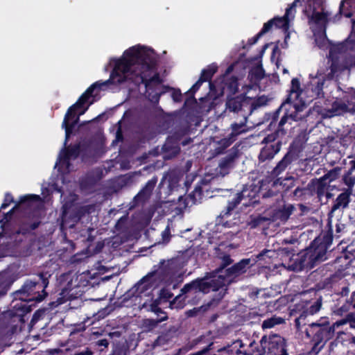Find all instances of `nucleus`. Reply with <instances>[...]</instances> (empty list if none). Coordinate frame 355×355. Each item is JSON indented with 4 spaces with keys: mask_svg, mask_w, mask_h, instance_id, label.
<instances>
[{
    "mask_svg": "<svg viewBox=\"0 0 355 355\" xmlns=\"http://www.w3.org/2000/svg\"><path fill=\"white\" fill-rule=\"evenodd\" d=\"M156 62L157 56L154 51L141 45L130 48L124 52L120 59H111L110 64L114 63V66L110 79L92 84L66 113L62 123V128L65 130L64 145L78 121V116H76L74 112L75 110L82 108L89 97L98 94V91L102 87L110 83H121L126 80H130L136 84L144 83L146 92L148 93L150 96V90L160 83L159 75L155 70Z\"/></svg>",
    "mask_w": 355,
    "mask_h": 355,
    "instance_id": "nucleus-1",
    "label": "nucleus"
},
{
    "mask_svg": "<svg viewBox=\"0 0 355 355\" xmlns=\"http://www.w3.org/2000/svg\"><path fill=\"white\" fill-rule=\"evenodd\" d=\"M322 0H314V5L317 4L318 8L315 6L312 7L311 4L306 8L304 12L309 17V23L315 37L316 45L321 49H329V58L332 60L334 58V51L337 49L336 46H332L326 36V25L328 22L329 14L327 11H324L321 6ZM337 71V68L334 63L329 64V61L327 64L320 66L315 76L311 78L309 89L311 90L312 94L311 97H322L323 96V87L327 80L333 78L334 73Z\"/></svg>",
    "mask_w": 355,
    "mask_h": 355,
    "instance_id": "nucleus-2",
    "label": "nucleus"
},
{
    "mask_svg": "<svg viewBox=\"0 0 355 355\" xmlns=\"http://www.w3.org/2000/svg\"><path fill=\"white\" fill-rule=\"evenodd\" d=\"M251 262V259H242L231 268L226 269L225 275H219L210 281L204 279H197L185 284L181 289V292L182 294L193 295L199 293H207L211 290L218 291L222 288L219 293L220 297L218 300H220L224 296L226 291L224 287L232 283L236 277L244 273L250 265L254 264Z\"/></svg>",
    "mask_w": 355,
    "mask_h": 355,
    "instance_id": "nucleus-3",
    "label": "nucleus"
},
{
    "mask_svg": "<svg viewBox=\"0 0 355 355\" xmlns=\"http://www.w3.org/2000/svg\"><path fill=\"white\" fill-rule=\"evenodd\" d=\"M303 94L299 80L293 78L290 93L282 105L286 112L279 121V127L287 122L291 123L292 121H304L309 115L311 110L307 108L306 103L303 100Z\"/></svg>",
    "mask_w": 355,
    "mask_h": 355,
    "instance_id": "nucleus-4",
    "label": "nucleus"
},
{
    "mask_svg": "<svg viewBox=\"0 0 355 355\" xmlns=\"http://www.w3.org/2000/svg\"><path fill=\"white\" fill-rule=\"evenodd\" d=\"M327 249L324 244H320L316 246V241L313 244L297 255L294 262L288 264L287 266H282L290 270L300 271L303 269H311L320 261L326 259Z\"/></svg>",
    "mask_w": 355,
    "mask_h": 355,
    "instance_id": "nucleus-5",
    "label": "nucleus"
},
{
    "mask_svg": "<svg viewBox=\"0 0 355 355\" xmlns=\"http://www.w3.org/2000/svg\"><path fill=\"white\" fill-rule=\"evenodd\" d=\"M154 282L153 275H146L133 287L132 292L140 298V302L153 296Z\"/></svg>",
    "mask_w": 355,
    "mask_h": 355,
    "instance_id": "nucleus-6",
    "label": "nucleus"
},
{
    "mask_svg": "<svg viewBox=\"0 0 355 355\" xmlns=\"http://www.w3.org/2000/svg\"><path fill=\"white\" fill-rule=\"evenodd\" d=\"M309 326L310 329L306 330V334L308 337H311L313 334V331H311L312 329H318L314 336L315 341H318L325 345L326 342L331 339L333 336L334 327H328L325 325L324 323L319 324L316 322H312Z\"/></svg>",
    "mask_w": 355,
    "mask_h": 355,
    "instance_id": "nucleus-7",
    "label": "nucleus"
},
{
    "mask_svg": "<svg viewBox=\"0 0 355 355\" xmlns=\"http://www.w3.org/2000/svg\"><path fill=\"white\" fill-rule=\"evenodd\" d=\"M302 309L300 315L295 319V325L297 329H300L301 326H304L306 324V319L309 315H313L318 313L322 306V301L320 299L317 300L312 304L306 303L304 304H299Z\"/></svg>",
    "mask_w": 355,
    "mask_h": 355,
    "instance_id": "nucleus-8",
    "label": "nucleus"
},
{
    "mask_svg": "<svg viewBox=\"0 0 355 355\" xmlns=\"http://www.w3.org/2000/svg\"><path fill=\"white\" fill-rule=\"evenodd\" d=\"M79 154V147L73 146L60 152L58 159L55 163V167L58 166L59 170H69V160L75 159Z\"/></svg>",
    "mask_w": 355,
    "mask_h": 355,
    "instance_id": "nucleus-9",
    "label": "nucleus"
},
{
    "mask_svg": "<svg viewBox=\"0 0 355 355\" xmlns=\"http://www.w3.org/2000/svg\"><path fill=\"white\" fill-rule=\"evenodd\" d=\"M266 347L267 355H281L286 352L284 339L279 336L270 337Z\"/></svg>",
    "mask_w": 355,
    "mask_h": 355,
    "instance_id": "nucleus-10",
    "label": "nucleus"
},
{
    "mask_svg": "<svg viewBox=\"0 0 355 355\" xmlns=\"http://www.w3.org/2000/svg\"><path fill=\"white\" fill-rule=\"evenodd\" d=\"M281 148V142L277 141L275 144H267L262 149L259 155V161L265 162L272 159L277 154Z\"/></svg>",
    "mask_w": 355,
    "mask_h": 355,
    "instance_id": "nucleus-11",
    "label": "nucleus"
},
{
    "mask_svg": "<svg viewBox=\"0 0 355 355\" xmlns=\"http://www.w3.org/2000/svg\"><path fill=\"white\" fill-rule=\"evenodd\" d=\"M345 102L336 101L332 103L331 109L324 110L321 114L324 118H331L346 112L348 110V106Z\"/></svg>",
    "mask_w": 355,
    "mask_h": 355,
    "instance_id": "nucleus-12",
    "label": "nucleus"
},
{
    "mask_svg": "<svg viewBox=\"0 0 355 355\" xmlns=\"http://www.w3.org/2000/svg\"><path fill=\"white\" fill-rule=\"evenodd\" d=\"M64 279L67 283L62 289L63 293L69 295V297H76L83 292V290L80 289L79 286H76L74 282H72V275H67Z\"/></svg>",
    "mask_w": 355,
    "mask_h": 355,
    "instance_id": "nucleus-13",
    "label": "nucleus"
},
{
    "mask_svg": "<svg viewBox=\"0 0 355 355\" xmlns=\"http://www.w3.org/2000/svg\"><path fill=\"white\" fill-rule=\"evenodd\" d=\"M159 304V300L156 299L154 300L153 297H150L147 299H144V301L139 302V307L141 309H146L147 311L153 312L156 314L159 313H163L162 309L158 306Z\"/></svg>",
    "mask_w": 355,
    "mask_h": 355,
    "instance_id": "nucleus-14",
    "label": "nucleus"
},
{
    "mask_svg": "<svg viewBox=\"0 0 355 355\" xmlns=\"http://www.w3.org/2000/svg\"><path fill=\"white\" fill-rule=\"evenodd\" d=\"M245 197H248L250 198H254V193H253V195L250 194L249 189L244 188L241 193H236V196L232 201L229 202L227 207V211L225 214H229L241 202V199Z\"/></svg>",
    "mask_w": 355,
    "mask_h": 355,
    "instance_id": "nucleus-15",
    "label": "nucleus"
},
{
    "mask_svg": "<svg viewBox=\"0 0 355 355\" xmlns=\"http://www.w3.org/2000/svg\"><path fill=\"white\" fill-rule=\"evenodd\" d=\"M293 207L291 205H286L284 208L277 210L274 216L273 220H279L280 222H285L288 220L290 215L293 211Z\"/></svg>",
    "mask_w": 355,
    "mask_h": 355,
    "instance_id": "nucleus-16",
    "label": "nucleus"
},
{
    "mask_svg": "<svg viewBox=\"0 0 355 355\" xmlns=\"http://www.w3.org/2000/svg\"><path fill=\"white\" fill-rule=\"evenodd\" d=\"M163 150L164 152V158L166 159H171L180 152V148L178 145L172 144L171 140H168L163 146Z\"/></svg>",
    "mask_w": 355,
    "mask_h": 355,
    "instance_id": "nucleus-17",
    "label": "nucleus"
},
{
    "mask_svg": "<svg viewBox=\"0 0 355 355\" xmlns=\"http://www.w3.org/2000/svg\"><path fill=\"white\" fill-rule=\"evenodd\" d=\"M349 202V194L347 193H340L336 198L333 205L330 214H333L335 211L340 208H345Z\"/></svg>",
    "mask_w": 355,
    "mask_h": 355,
    "instance_id": "nucleus-18",
    "label": "nucleus"
},
{
    "mask_svg": "<svg viewBox=\"0 0 355 355\" xmlns=\"http://www.w3.org/2000/svg\"><path fill=\"white\" fill-rule=\"evenodd\" d=\"M243 101V98L241 96L229 98L226 103L227 108L231 112H238L242 107Z\"/></svg>",
    "mask_w": 355,
    "mask_h": 355,
    "instance_id": "nucleus-19",
    "label": "nucleus"
},
{
    "mask_svg": "<svg viewBox=\"0 0 355 355\" xmlns=\"http://www.w3.org/2000/svg\"><path fill=\"white\" fill-rule=\"evenodd\" d=\"M291 162L292 156L290 153H287L273 169V174L275 175H279L286 168Z\"/></svg>",
    "mask_w": 355,
    "mask_h": 355,
    "instance_id": "nucleus-20",
    "label": "nucleus"
},
{
    "mask_svg": "<svg viewBox=\"0 0 355 355\" xmlns=\"http://www.w3.org/2000/svg\"><path fill=\"white\" fill-rule=\"evenodd\" d=\"M246 119H245L243 122H241L240 123H233L231 125L232 132L230 133V136L233 139H236V137L242 133H245L248 131L245 125Z\"/></svg>",
    "mask_w": 355,
    "mask_h": 355,
    "instance_id": "nucleus-21",
    "label": "nucleus"
},
{
    "mask_svg": "<svg viewBox=\"0 0 355 355\" xmlns=\"http://www.w3.org/2000/svg\"><path fill=\"white\" fill-rule=\"evenodd\" d=\"M157 180H149L144 188L138 193L137 198L139 199L144 200L145 198H147L151 193L152 191L153 190L155 184H156Z\"/></svg>",
    "mask_w": 355,
    "mask_h": 355,
    "instance_id": "nucleus-22",
    "label": "nucleus"
},
{
    "mask_svg": "<svg viewBox=\"0 0 355 355\" xmlns=\"http://www.w3.org/2000/svg\"><path fill=\"white\" fill-rule=\"evenodd\" d=\"M38 285V283L36 281L28 280L24 284L22 288L16 292V295L19 294H27L28 296L31 295L35 291V287Z\"/></svg>",
    "mask_w": 355,
    "mask_h": 355,
    "instance_id": "nucleus-23",
    "label": "nucleus"
},
{
    "mask_svg": "<svg viewBox=\"0 0 355 355\" xmlns=\"http://www.w3.org/2000/svg\"><path fill=\"white\" fill-rule=\"evenodd\" d=\"M167 319V316L165 315L159 320L155 319H146L143 322V327L146 331H150L156 328L159 323L164 321Z\"/></svg>",
    "mask_w": 355,
    "mask_h": 355,
    "instance_id": "nucleus-24",
    "label": "nucleus"
},
{
    "mask_svg": "<svg viewBox=\"0 0 355 355\" xmlns=\"http://www.w3.org/2000/svg\"><path fill=\"white\" fill-rule=\"evenodd\" d=\"M76 283V285L79 286V288H83L87 286L88 280L87 279V275L84 273L81 274H73L72 275V282Z\"/></svg>",
    "mask_w": 355,
    "mask_h": 355,
    "instance_id": "nucleus-25",
    "label": "nucleus"
},
{
    "mask_svg": "<svg viewBox=\"0 0 355 355\" xmlns=\"http://www.w3.org/2000/svg\"><path fill=\"white\" fill-rule=\"evenodd\" d=\"M338 89L343 92V96H341V98L343 100V101L347 102L349 105L353 103L354 101L355 100V89L350 87L347 88L346 91H343L341 88L338 87Z\"/></svg>",
    "mask_w": 355,
    "mask_h": 355,
    "instance_id": "nucleus-26",
    "label": "nucleus"
},
{
    "mask_svg": "<svg viewBox=\"0 0 355 355\" xmlns=\"http://www.w3.org/2000/svg\"><path fill=\"white\" fill-rule=\"evenodd\" d=\"M284 322V320L280 317L273 316L270 318L265 320L262 323V328L265 329H270L274 327L277 324H282Z\"/></svg>",
    "mask_w": 355,
    "mask_h": 355,
    "instance_id": "nucleus-27",
    "label": "nucleus"
},
{
    "mask_svg": "<svg viewBox=\"0 0 355 355\" xmlns=\"http://www.w3.org/2000/svg\"><path fill=\"white\" fill-rule=\"evenodd\" d=\"M351 309H355V291L351 295V297L346 300V302L340 308L341 312H347Z\"/></svg>",
    "mask_w": 355,
    "mask_h": 355,
    "instance_id": "nucleus-28",
    "label": "nucleus"
},
{
    "mask_svg": "<svg viewBox=\"0 0 355 355\" xmlns=\"http://www.w3.org/2000/svg\"><path fill=\"white\" fill-rule=\"evenodd\" d=\"M217 69L218 67L216 64H213L209 66L207 69L202 71L201 77L204 78L206 80H210L212 76L216 72Z\"/></svg>",
    "mask_w": 355,
    "mask_h": 355,
    "instance_id": "nucleus-29",
    "label": "nucleus"
},
{
    "mask_svg": "<svg viewBox=\"0 0 355 355\" xmlns=\"http://www.w3.org/2000/svg\"><path fill=\"white\" fill-rule=\"evenodd\" d=\"M350 6V0L342 1L340 6V13L346 17L352 16V12L348 10V7Z\"/></svg>",
    "mask_w": 355,
    "mask_h": 355,
    "instance_id": "nucleus-30",
    "label": "nucleus"
},
{
    "mask_svg": "<svg viewBox=\"0 0 355 355\" xmlns=\"http://www.w3.org/2000/svg\"><path fill=\"white\" fill-rule=\"evenodd\" d=\"M234 141V139H233L230 135L228 138H224V139H220L218 141V145L220 146L216 148V150L218 151V153H220L225 148L230 146Z\"/></svg>",
    "mask_w": 355,
    "mask_h": 355,
    "instance_id": "nucleus-31",
    "label": "nucleus"
},
{
    "mask_svg": "<svg viewBox=\"0 0 355 355\" xmlns=\"http://www.w3.org/2000/svg\"><path fill=\"white\" fill-rule=\"evenodd\" d=\"M40 197L37 195H26L20 198V203L39 202Z\"/></svg>",
    "mask_w": 355,
    "mask_h": 355,
    "instance_id": "nucleus-32",
    "label": "nucleus"
},
{
    "mask_svg": "<svg viewBox=\"0 0 355 355\" xmlns=\"http://www.w3.org/2000/svg\"><path fill=\"white\" fill-rule=\"evenodd\" d=\"M252 76H254L257 80L261 79L264 76V71L261 65H259L251 70Z\"/></svg>",
    "mask_w": 355,
    "mask_h": 355,
    "instance_id": "nucleus-33",
    "label": "nucleus"
},
{
    "mask_svg": "<svg viewBox=\"0 0 355 355\" xmlns=\"http://www.w3.org/2000/svg\"><path fill=\"white\" fill-rule=\"evenodd\" d=\"M352 171L349 170L348 173L344 176V182L349 187H352L355 184V178L352 176Z\"/></svg>",
    "mask_w": 355,
    "mask_h": 355,
    "instance_id": "nucleus-34",
    "label": "nucleus"
},
{
    "mask_svg": "<svg viewBox=\"0 0 355 355\" xmlns=\"http://www.w3.org/2000/svg\"><path fill=\"white\" fill-rule=\"evenodd\" d=\"M273 25H274L273 19L268 21L267 23H265L263 26L262 30L259 33V36H261L263 34H265L266 33H267L268 31H269Z\"/></svg>",
    "mask_w": 355,
    "mask_h": 355,
    "instance_id": "nucleus-35",
    "label": "nucleus"
},
{
    "mask_svg": "<svg viewBox=\"0 0 355 355\" xmlns=\"http://www.w3.org/2000/svg\"><path fill=\"white\" fill-rule=\"evenodd\" d=\"M232 263V260L228 255H225L222 259V264L221 268H220V271L223 272V269L227 266L228 265L231 264Z\"/></svg>",
    "mask_w": 355,
    "mask_h": 355,
    "instance_id": "nucleus-36",
    "label": "nucleus"
},
{
    "mask_svg": "<svg viewBox=\"0 0 355 355\" xmlns=\"http://www.w3.org/2000/svg\"><path fill=\"white\" fill-rule=\"evenodd\" d=\"M324 346V343L318 341H315V344L312 348V352L315 354H318Z\"/></svg>",
    "mask_w": 355,
    "mask_h": 355,
    "instance_id": "nucleus-37",
    "label": "nucleus"
},
{
    "mask_svg": "<svg viewBox=\"0 0 355 355\" xmlns=\"http://www.w3.org/2000/svg\"><path fill=\"white\" fill-rule=\"evenodd\" d=\"M275 140H276V135L271 134V135H269L267 137H266L263 139L262 143L265 144V145L267 144H275L276 143Z\"/></svg>",
    "mask_w": 355,
    "mask_h": 355,
    "instance_id": "nucleus-38",
    "label": "nucleus"
},
{
    "mask_svg": "<svg viewBox=\"0 0 355 355\" xmlns=\"http://www.w3.org/2000/svg\"><path fill=\"white\" fill-rule=\"evenodd\" d=\"M205 81H207V80L204 78L200 76L199 80L193 85V86L191 89V90H190L191 92L195 93L199 89V87H200L202 83Z\"/></svg>",
    "mask_w": 355,
    "mask_h": 355,
    "instance_id": "nucleus-39",
    "label": "nucleus"
},
{
    "mask_svg": "<svg viewBox=\"0 0 355 355\" xmlns=\"http://www.w3.org/2000/svg\"><path fill=\"white\" fill-rule=\"evenodd\" d=\"M12 201V197L10 194H6L5 196L4 202L2 203L1 206V209H6L10 203Z\"/></svg>",
    "mask_w": 355,
    "mask_h": 355,
    "instance_id": "nucleus-40",
    "label": "nucleus"
},
{
    "mask_svg": "<svg viewBox=\"0 0 355 355\" xmlns=\"http://www.w3.org/2000/svg\"><path fill=\"white\" fill-rule=\"evenodd\" d=\"M162 239L164 241H168L170 236V229L168 226L162 233Z\"/></svg>",
    "mask_w": 355,
    "mask_h": 355,
    "instance_id": "nucleus-41",
    "label": "nucleus"
},
{
    "mask_svg": "<svg viewBox=\"0 0 355 355\" xmlns=\"http://www.w3.org/2000/svg\"><path fill=\"white\" fill-rule=\"evenodd\" d=\"M347 324L345 318L341 319L340 320L336 321L331 327H334V331L336 328L339 327L340 326L344 325Z\"/></svg>",
    "mask_w": 355,
    "mask_h": 355,
    "instance_id": "nucleus-42",
    "label": "nucleus"
},
{
    "mask_svg": "<svg viewBox=\"0 0 355 355\" xmlns=\"http://www.w3.org/2000/svg\"><path fill=\"white\" fill-rule=\"evenodd\" d=\"M317 193L318 196H322L323 193V184L322 181H319L316 187Z\"/></svg>",
    "mask_w": 355,
    "mask_h": 355,
    "instance_id": "nucleus-43",
    "label": "nucleus"
},
{
    "mask_svg": "<svg viewBox=\"0 0 355 355\" xmlns=\"http://www.w3.org/2000/svg\"><path fill=\"white\" fill-rule=\"evenodd\" d=\"M347 323L355 321V315L353 313H349L345 318Z\"/></svg>",
    "mask_w": 355,
    "mask_h": 355,
    "instance_id": "nucleus-44",
    "label": "nucleus"
},
{
    "mask_svg": "<svg viewBox=\"0 0 355 355\" xmlns=\"http://www.w3.org/2000/svg\"><path fill=\"white\" fill-rule=\"evenodd\" d=\"M39 278L42 280V286H43L44 288H46V287L47 286L48 284H49L48 280H47L46 278H44V277H43V275H42V274H40V275H39Z\"/></svg>",
    "mask_w": 355,
    "mask_h": 355,
    "instance_id": "nucleus-45",
    "label": "nucleus"
},
{
    "mask_svg": "<svg viewBox=\"0 0 355 355\" xmlns=\"http://www.w3.org/2000/svg\"><path fill=\"white\" fill-rule=\"evenodd\" d=\"M43 297H42L40 295H37V296H33L31 297V298H29L28 300H34V299H36L37 301H42L43 300ZM21 300H27L26 299L24 298V297H20Z\"/></svg>",
    "mask_w": 355,
    "mask_h": 355,
    "instance_id": "nucleus-46",
    "label": "nucleus"
},
{
    "mask_svg": "<svg viewBox=\"0 0 355 355\" xmlns=\"http://www.w3.org/2000/svg\"><path fill=\"white\" fill-rule=\"evenodd\" d=\"M98 345L99 346H104L106 347L108 345V342L106 339H102L98 341Z\"/></svg>",
    "mask_w": 355,
    "mask_h": 355,
    "instance_id": "nucleus-47",
    "label": "nucleus"
},
{
    "mask_svg": "<svg viewBox=\"0 0 355 355\" xmlns=\"http://www.w3.org/2000/svg\"><path fill=\"white\" fill-rule=\"evenodd\" d=\"M261 36H259V33L254 37L251 38L250 40H249V42L250 44H255L258 40L259 39Z\"/></svg>",
    "mask_w": 355,
    "mask_h": 355,
    "instance_id": "nucleus-48",
    "label": "nucleus"
},
{
    "mask_svg": "<svg viewBox=\"0 0 355 355\" xmlns=\"http://www.w3.org/2000/svg\"><path fill=\"white\" fill-rule=\"evenodd\" d=\"M270 250H263L261 252H260L259 254H258L257 256H256V259H260L262 257H263L266 253L268 252H270Z\"/></svg>",
    "mask_w": 355,
    "mask_h": 355,
    "instance_id": "nucleus-49",
    "label": "nucleus"
},
{
    "mask_svg": "<svg viewBox=\"0 0 355 355\" xmlns=\"http://www.w3.org/2000/svg\"><path fill=\"white\" fill-rule=\"evenodd\" d=\"M354 64H355V61L353 60V61H351L350 62H347L345 64L344 68L345 69H349V68L352 67Z\"/></svg>",
    "mask_w": 355,
    "mask_h": 355,
    "instance_id": "nucleus-50",
    "label": "nucleus"
},
{
    "mask_svg": "<svg viewBox=\"0 0 355 355\" xmlns=\"http://www.w3.org/2000/svg\"><path fill=\"white\" fill-rule=\"evenodd\" d=\"M349 164L351 165V168H350L349 171H351L352 172L353 171L355 170V159L350 161Z\"/></svg>",
    "mask_w": 355,
    "mask_h": 355,
    "instance_id": "nucleus-51",
    "label": "nucleus"
},
{
    "mask_svg": "<svg viewBox=\"0 0 355 355\" xmlns=\"http://www.w3.org/2000/svg\"><path fill=\"white\" fill-rule=\"evenodd\" d=\"M80 355H92V352L91 351L87 350L85 352L80 353Z\"/></svg>",
    "mask_w": 355,
    "mask_h": 355,
    "instance_id": "nucleus-52",
    "label": "nucleus"
},
{
    "mask_svg": "<svg viewBox=\"0 0 355 355\" xmlns=\"http://www.w3.org/2000/svg\"><path fill=\"white\" fill-rule=\"evenodd\" d=\"M157 99H158V94L156 93L154 96H153L151 101H153V100L157 101Z\"/></svg>",
    "mask_w": 355,
    "mask_h": 355,
    "instance_id": "nucleus-53",
    "label": "nucleus"
},
{
    "mask_svg": "<svg viewBox=\"0 0 355 355\" xmlns=\"http://www.w3.org/2000/svg\"><path fill=\"white\" fill-rule=\"evenodd\" d=\"M350 324V327L351 328H354L355 329V320L352 322H349Z\"/></svg>",
    "mask_w": 355,
    "mask_h": 355,
    "instance_id": "nucleus-54",
    "label": "nucleus"
},
{
    "mask_svg": "<svg viewBox=\"0 0 355 355\" xmlns=\"http://www.w3.org/2000/svg\"><path fill=\"white\" fill-rule=\"evenodd\" d=\"M237 343H239V346H240L241 347H243V345H242L241 341H240V340H237L236 342H235V344H237Z\"/></svg>",
    "mask_w": 355,
    "mask_h": 355,
    "instance_id": "nucleus-55",
    "label": "nucleus"
},
{
    "mask_svg": "<svg viewBox=\"0 0 355 355\" xmlns=\"http://www.w3.org/2000/svg\"><path fill=\"white\" fill-rule=\"evenodd\" d=\"M87 108H88V106H87V107H85V108L82 112H80L79 114H84V113H85V112L87 110Z\"/></svg>",
    "mask_w": 355,
    "mask_h": 355,
    "instance_id": "nucleus-56",
    "label": "nucleus"
},
{
    "mask_svg": "<svg viewBox=\"0 0 355 355\" xmlns=\"http://www.w3.org/2000/svg\"><path fill=\"white\" fill-rule=\"evenodd\" d=\"M351 343L355 344V336H353L351 339Z\"/></svg>",
    "mask_w": 355,
    "mask_h": 355,
    "instance_id": "nucleus-57",
    "label": "nucleus"
},
{
    "mask_svg": "<svg viewBox=\"0 0 355 355\" xmlns=\"http://www.w3.org/2000/svg\"><path fill=\"white\" fill-rule=\"evenodd\" d=\"M37 227V224L34 223V224L33 225V226H32V228H31V229H32V230H34V229H35Z\"/></svg>",
    "mask_w": 355,
    "mask_h": 355,
    "instance_id": "nucleus-58",
    "label": "nucleus"
},
{
    "mask_svg": "<svg viewBox=\"0 0 355 355\" xmlns=\"http://www.w3.org/2000/svg\"><path fill=\"white\" fill-rule=\"evenodd\" d=\"M6 290L1 292L0 295H3L4 294H6Z\"/></svg>",
    "mask_w": 355,
    "mask_h": 355,
    "instance_id": "nucleus-59",
    "label": "nucleus"
},
{
    "mask_svg": "<svg viewBox=\"0 0 355 355\" xmlns=\"http://www.w3.org/2000/svg\"><path fill=\"white\" fill-rule=\"evenodd\" d=\"M173 98L175 101H178V96H175V94L173 96Z\"/></svg>",
    "mask_w": 355,
    "mask_h": 355,
    "instance_id": "nucleus-60",
    "label": "nucleus"
},
{
    "mask_svg": "<svg viewBox=\"0 0 355 355\" xmlns=\"http://www.w3.org/2000/svg\"><path fill=\"white\" fill-rule=\"evenodd\" d=\"M263 197H268V196H270V194L264 193V194H263Z\"/></svg>",
    "mask_w": 355,
    "mask_h": 355,
    "instance_id": "nucleus-61",
    "label": "nucleus"
},
{
    "mask_svg": "<svg viewBox=\"0 0 355 355\" xmlns=\"http://www.w3.org/2000/svg\"><path fill=\"white\" fill-rule=\"evenodd\" d=\"M283 72H284V73H287V72H288V71H287V69H284Z\"/></svg>",
    "mask_w": 355,
    "mask_h": 355,
    "instance_id": "nucleus-62",
    "label": "nucleus"
},
{
    "mask_svg": "<svg viewBox=\"0 0 355 355\" xmlns=\"http://www.w3.org/2000/svg\"><path fill=\"white\" fill-rule=\"evenodd\" d=\"M232 67H230L228 68V69H227V72H230V71L232 70Z\"/></svg>",
    "mask_w": 355,
    "mask_h": 355,
    "instance_id": "nucleus-63",
    "label": "nucleus"
},
{
    "mask_svg": "<svg viewBox=\"0 0 355 355\" xmlns=\"http://www.w3.org/2000/svg\"><path fill=\"white\" fill-rule=\"evenodd\" d=\"M12 211V210L9 211V212L8 214H11Z\"/></svg>",
    "mask_w": 355,
    "mask_h": 355,
    "instance_id": "nucleus-64",
    "label": "nucleus"
}]
</instances>
